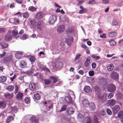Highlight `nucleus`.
<instances>
[{"instance_id":"30","label":"nucleus","mask_w":123,"mask_h":123,"mask_svg":"<svg viewBox=\"0 0 123 123\" xmlns=\"http://www.w3.org/2000/svg\"><path fill=\"white\" fill-rule=\"evenodd\" d=\"M90 105V109L92 111H94L96 108L94 103L92 102H91Z\"/></svg>"},{"instance_id":"54","label":"nucleus","mask_w":123,"mask_h":123,"mask_svg":"<svg viewBox=\"0 0 123 123\" xmlns=\"http://www.w3.org/2000/svg\"><path fill=\"white\" fill-rule=\"evenodd\" d=\"M89 74L90 76H92L94 75V72L93 71H90L89 72Z\"/></svg>"},{"instance_id":"29","label":"nucleus","mask_w":123,"mask_h":123,"mask_svg":"<svg viewBox=\"0 0 123 123\" xmlns=\"http://www.w3.org/2000/svg\"><path fill=\"white\" fill-rule=\"evenodd\" d=\"M27 64L25 61H22L21 62L20 67L21 68L25 67L26 66Z\"/></svg>"},{"instance_id":"16","label":"nucleus","mask_w":123,"mask_h":123,"mask_svg":"<svg viewBox=\"0 0 123 123\" xmlns=\"http://www.w3.org/2000/svg\"><path fill=\"white\" fill-rule=\"evenodd\" d=\"M22 52L21 51H17L15 54V56L17 59H20L22 57Z\"/></svg>"},{"instance_id":"32","label":"nucleus","mask_w":123,"mask_h":123,"mask_svg":"<svg viewBox=\"0 0 123 123\" xmlns=\"http://www.w3.org/2000/svg\"><path fill=\"white\" fill-rule=\"evenodd\" d=\"M42 21H39L37 23V28L39 29L40 30H42Z\"/></svg>"},{"instance_id":"47","label":"nucleus","mask_w":123,"mask_h":123,"mask_svg":"<svg viewBox=\"0 0 123 123\" xmlns=\"http://www.w3.org/2000/svg\"><path fill=\"white\" fill-rule=\"evenodd\" d=\"M86 123H91V121L90 118L88 117H86L85 118Z\"/></svg>"},{"instance_id":"64","label":"nucleus","mask_w":123,"mask_h":123,"mask_svg":"<svg viewBox=\"0 0 123 123\" xmlns=\"http://www.w3.org/2000/svg\"><path fill=\"white\" fill-rule=\"evenodd\" d=\"M14 19V21H15V23L16 22L17 23H19V19L16 17L13 18Z\"/></svg>"},{"instance_id":"36","label":"nucleus","mask_w":123,"mask_h":123,"mask_svg":"<svg viewBox=\"0 0 123 123\" xmlns=\"http://www.w3.org/2000/svg\"><path fill=\"white\" fill-rule=\"evenodd\" d=\"M94 123H100L98 121V117L96 115H94L93 117Z\"/></svg>"},{"instance_id":"53","label":"nucleus","mask_w":123,"mask_h":123,"mask_svg":"<svg viewBox=\"0 0 123 123\" xmlns=\"http://www.w3.org/2000/svg\"><path fill=\"white\" fill-rule=\"evenodd\" d=\"M96 3L95 0H90L89 2L88 3L91 5L95 4Z\"/></svg>"},{"instance_id":"39","label":"nucleus","mask_w":123,"mask_h":123,"mask_svg":"<svg viewBox=\"0 0 123 123\" xmlns=\"http://www.w3.org/2000/svg\"><path fill=\"white\" fill-rule=\"evenodd\" d=\"M0 45L3 49L6 48L8 46V44L6 43L2 42L0 43Z\"/></svg>"},{"instance_id":"23","label":"nucleus","mask_w":123,"mask_h":123,"mask_svg":"<svg viewBox=\"0 0 123 123\" xmlns=\"http://www.w3.org/2000/svg\"><path fill=\"white\" fill-rule=\"evenodd\" d=\"M33 98L34 99L38 100L40 99L41 96L40 94L38 93H35L34 94Z\"/></svg>"},{"instance_id":"27","label":"nucleus","mask_w":123,"mask_h":123,"mask_svg":"<svg viewBox=\"0 0 123 123\" xmlns=\"http://www.w3.org/2000/svg\"><path fill=\"white\" fill-rule=\"evenodd\" d=\"M84 91L86 93H89L91 91V89L90 86H85L84 88Z\"/></svg>"},{"instance_id":"51","label":"nucleus","mask_w":123,"mask_h":123,"mask_svg":"<svg viewBox=\"0 0 123 123\" xmlns=\"http://www.w3.org/2000/svg\"><path fill=\"white\" fill-rule=\"evenodd\" d=\"M109 43L110 45L111 46H113L116 44V42L115 41L113 40H110Z\"/></svg>"},{"instance_id":"19","label":"nucleus","mask_w":123,"mask_h":123,"mask_svg":"<svg viewBox=\"0 0 123 123\" xmlns=\"http://www.w3.org/2000/svg\"><path fill=\"white\" fill-rule=\"evenodd\" d=\"M29 88L32 91L35 90L36 89V85L33 82L30 83L29 85Z\"/></svg>"},{"instance_id":"20","label":"nucleus","mask_w":123,"mask_h":123,"mask_svg":"<svg viewBox=\"0 0 123 123\" xmlns=\"http://www.w3.org/2000/svg\"><path fill=\"white\" fill-rule=\"evenodd\" d=\"M6 106V103L4 101H0V109H4Z\"/></svg>"},{"instance_id":"56","label":"nucleus","mask_w":123,"mask_h":123,"mask_svg":"<svg viewBox=\"0 0 123 123\" xmlns=\"http://www.w3.org/2000/svg\"><path fill=\"white\" fill-rule=\"evenodd\" d=\"M6 29L4 28H0V33H4L5 32Z\"/></svg>"},{"instance_id":"58","label":"nucleus","mask_w":123,"mask_h":123,"mask_svg":"<svg viewBox=\"0 0 123 123\" xmlns=\"http://www.w3.org/2000/svg\"><path fill=\"white\" fill-rule=\"evenodd\" d=\"M112 24L113 25H117L118 24V23L117 21L114 20L112 21Z\"/></svg>"},{"instance_id":"12","label":"nucleus","mask_w":123,"mask_h":123,"mask_svg":"<svg viewBox=\"0 0 123 123\" xmlns=\"http://www.w3.org/2000/svg\"><path fill=\"white\" fill-rule=\"evenodd\" d=\"M65 29V26L63 25H61L58 27L57 31L59 32L62 33L63 32Z\"/></svg>"},{"instance_id":"63","label":"nucleus","mask_w":123,"mask_h":123,"mask_svg":"<svg viewBox=\"0 0 123 123\" xmlns=\"http://www.w3.org/2000/svg\"><path fill=\"white\" fill-rule=\"evenodd\" d=\"M80 56L81 54H79L76 55L75 58V60H77L79 59L80 58Z\"/></svg>"},{"instance_id":"60","label":"nucleus","mask_w":123,"mask_h":123,"mask_svg":"<svg viewBox=\"0 0 123 123\" xmlns=\"http://www.w3.org/2000/svg\"><path fill=\"white\" fill-rule=\"evenodd\" d=\"M107 112L108 114L110 115H111L112 113L111 110L109 109H107Z\"/></svg>"},{"instance_id":"55","label":"nucleus","mask_w":123,"mask_h":123,"mask_svg":"<svg viewBox=\"0 0 123 123\" xmlns=\"http://www.w3.org/2000/svg\"><path fill=\"white\" fill-rule=\"evenodd\" d=\"M56 65H57L59 67H62L63 65V63L61 62H59L57 63Z\"/></svg>"},{"instance_id":"37","label":"nucleus","mask_w":123,"mask_h":123,"mask_svg":"<svg viewBox=\"0 0 123 123\" xmlns=\"http://www.w3.org/2000/svg\"><path fill=\"white\" fill-rule=\"evenodd\" d=\"M91 57L92 58L94 59L95 60H98L100 58V57L99 56H96L95 55H92L91 56Z\"/></svg>"},{"instance_id":"31","label":"nucleus","mask_w":123,"mask_h":123,"mask_svg":"<svg viewBox=\"0 0 123 123\" xmlns=\"http://www.w3.org/2000/svg\"><path fill=\"white\" fill-rule=\"evenodd\" d=\"M67 112L68 114L69 115H72L74 113V111L73 110L72 108L69 107L67 108Z\"/></svg>"},{"instance_id":"42","label":"nucleus","mask_w":123,"mask_h":123,"mask_svg":"<svg viewBox=\"0 0 123 123\" xmlns=\"http://www.w3.org/2000/svg\"><path fill=\"white\" fill-rule=\"evenodd\" d=\"M44 81L45 85H46L50 84L51 82V80L49 79H45L44 80Z\"/></svg>"},{"instance_id":"38","label":"nucleus","mask_w":123,"mask_h":123,"mask_svg":"<svg viewBox=\"0 0 123 123\" xmlns=\"http://www.w3.org/2000/svg\"><path fill=\"white\" fill-rule=\"evenodd\" d=\"M6 80V77L5 76H2L0 78V81L2 82H5Z\"/></svg>"},{"instance_id":"21","label":"nucleus","mask_w":123,"mask_h":123,"mask_svg":"<svg viewBox=\"0 0 123 123\" xmlns=\"http://www.w3.org/2000/svg\"><path fill=\"white\" fill-rule=\"evenodd\" d=\"M80 8L81 9L79 11V13L80 14L86 13L87 11V9L86 8H84L82 6H80Z\"/></svg>"},{"instance_id":"6","label":"nucleus","mask_w":123,"mask_h":123,"mask_svg":"<svg viewBox=\"0 0 123 123\" xmlns=\"http://www.w3.org/2000/svg\"><path fill=\"white\" fill-rule=\"evenodd\" d=\"M107 94L104 93L103 94L102 96L101 95L100 97H98V98L100 99V101L101 102H106L107 100Z\"/></svg>"},{"instance_id":"45","label":"nucleus","mask_w":123,"mask_h":123,"mask_svg":"<svg viewBox=\"0 0 123 123\" xmlns=\"http://www.w3.org/2000/svg\"><path fill=\"white\" fill-rule=\"evenodd\" d=\"M29 13L27 12H25L23 14V17L25 18H28L29 17Z\"/></svg>"},{"instance_id":"41","label":"nucleus","mask_w":123,"mask_h":123,"mask_svg":"<svg viewBox=\"0 0 123 123\" xmlns=\"http://www.w3.org/2000/svg\"><path fill=\"white\" fill-rule=\"evenodd\" d=\"M5 97L7 99H9L12 98V95L8 93H6L4 95Z\"/></svg>"},{"instance_id":"5","label":"nucleus","mask_w":123,"mask_h":123,"mask_svg":"<svg viewBox=\"0 0 123 123\" xmlns=\"http://www.w3.org/2000/svg\"><path fill=\"white\" fill-rule=\"evenodd\" d=\"M29 21L31 24V27L33 29H35L36 27V23L35 20L34 19L30 18Z\"/></svg>"},{"instance_id":"48","label":"nucleus","mask_w":123,"mask_h":123,"mask_svg":"<svg viewBox=\"0 0 123 123\" xmlns=\"http://www.w3.org/2000/svg\"><path fill=\"white\" fill-rule=\"evenodd\" d=\"M67 108V106L66 105H63L60 110V111H63L65 110H66Z\"/></svg>"},{"instance_id":"28","label":"nucleus","mask_w":123,"mask_h":123,"mask_svg":"<svg viewBox=\"0 0 123 123\" xmlns=\"http://www.w3.org/2000/svg\"><path fill=\"white\" fill-rule=\"evenodd\" d=\"M65 41L68 44H70L73 41V38L71 37H70L69 38L66 39Z\"/></svg>"},{"instance_id":"50","label":"nucleus","mask_w":123,"mask_h":123,"mask_svg":"<svg viewBox=\"0 0 123 123\" xmlns=\"http://www.w3.org/2000/svg\"><path fill=\"white\" fill-rule=\"evenodd\" d=\"M18 85H16L15 86V91L14 93L15 94L17 93L18 91Z\"/></svg>"},{"instance_id":"4","label":"nucleus","mask_w":123,"mask_h":123,"mask_svg":"<svg viewBox=\"0 0 123 123\" xmlns=\"http://www.w3.org/2000/svg\"><path fill=\"white\" fill-rule=\"evenodd\" d=\"M95 91L96 95L97 97L98 98L100 97L101 95V91L99 87L97 86H96L95 88Z\"/></svg>"},{"instance_id":"26","label":"nucleus","mask_w":123,"mask_h":123,"mask_svg":"<svg viewBox=\"0 0 123 123\" xmlns=\"http://www.w3.org/2000/svg\"><path fill=\"white\" fill-rule=\"evenodd\" d=\"M117 117L120 119H122L123 118V111H121L117 113Z\"/></svg>"},{"instance_id":"46","label":"nucleus","mask_w":123,"mask_h":123,"mask_svg":"<svg viewBox=\"0 0 123 123\" xmlns=\"http://www.w3.org/2000/svg\"><path fill=\"white\" fill-rule=\"evenodd\" d=\"M29 59L32 63H33L35 62V57L32 56H30Z\"/></svg>"},{"instance_id":"61","label":"nucleus","mask_w":123,"mask_h":123,"mask_svg":"<svg viewBox=\"0 0 123 123\" xmlns=\"http://www.w3.org/2000/svg\"><path fill=\"white\" fill-rule=\"evenodd\" d=\"M6 53L5 52H3L2 54H0V58H2L5 56L6 55Z\"/></svg>"},{"instance_id":"11","label":"nucleus","mask_w":123,"mask_h":123,"mask_svg":"<svg viewBox=\"0 0 123 123\" xmlns=\"http://www.w3.org/2000/svg\"><path fill=\"white\" fill-rule=\"evenodd\" d=\"M117 98L119 100L123 99V94L120 92H118L116 94Z\"/></svg>"},{"instance_id":"3","label":"nucleus","mask_w":123,"mask_h":123,"mask_svg":"<svg viewBox=\"0 0 123 123\" xmlns=\"http://www.w3.org/2000/svg\"><path fill=\"white\" fill-rule=\"evenodd\" d=\"M57 18L55 15H52L51 16L49 19V22L51 24H53L57 21Z\"/></svg>"},{"instance_id":"8","label":"nucleus","mask_w":123,"mask_h":123,"mask_svg":"<svg viewBox=\"0 0 123 123\" xmlns=\"http://www.w3.org/2000/svg\"><path fill=\"white\" fill-rule=\"evenodd\" d=\"M110 77L113 79H117L119 77V75L115 72H112L110 74Z\"/></svg>"},{"instance_id":"25","label":"nucleus","mask_w":123,"mask_h":123,"mask_svg":"<svg viewBox=\"0 0 123 123\" xmlns=\"http://www.w3.org/2000/svg\"><path fill=\"white\" fill-rule=\"evenodd\" d=\"M90 56L87 57L86 59V61L84 63V65L85 67H87L88 66L90 62Z\"/></svg>"},{"instance_id":"9","label":"nucleus","mask_w":123,"mask_h":123,"mask_svg":"<svg viewBox=\"0 0 123 123\" xmlns=\"http://www.w3.org/2000/svg\"><path fill=\"white\" fill-rule=\"evenodd\" d=\"M116 89L115 86L113 84H111L110 87L108 88V91L110 92H114Z\"/></svg>"},{"instance_id":"15","label":"nucleus","mask_w":123,"mask_h":123,"mask_svg":"<svg viewBox=\"0 0 123 123\" xmlns=\"http://www.w3.org/2000/svg\"><path fill=\"white\" fill-rule=\"evenodd\" d=\"M43 17V14L41 12H38L35 15V18L37 19H40Z\"/></svg>"},{"instance_id":"40","label":"nucleus","mask_w":123,"mask_h":123,"mask_svg":"<svg viewBox=\"0 0 123 123\" xmlns=\"http://www.w3.org/2000/svg\"><path fill=\"white\" fill-rule=\"evenodd\" d=\"M30 119L32 122H37L38 121V120L36 118L35 116H34L31 117Z\"/></svg>"},{"instance_id":"34","label":"nucleus","mask_w":123,"mask_h":123,"mask_svg":"<svg viewBox=\"0 0 123 123\" xmlns=\"http://www.w3.org/2000/svg\"><path fill=\"white\" fill-rule=\"evenodd\" d=\"M13 112L16 113L18 111V109L16 106L13 107H11L10 109Z\"/></svg>"},{"instance_id":"62","label":"nucleus","mask_w":123,"mask_h":123,"mask_svg":"<svg viewBox=\"0 0 123 123\" xmlns=\"http://www.w3.org/2000/svg\"><path fill=\"white\" fill-rule=\"evenodd\" d=\"M9 21L10 22L13 24H14L15 21L13 18H11L9 19Z\"/></svg>"},{"instance_id":"14","label":"nucleus","mask_w":123,"mask_h":123,"mask_svg":"<svg viewBox=\"0 0 123 123\" xmlns=\"http://www.w3.org/2000/svg\"><path fill=\"white\" fill-rule=\"evenodd\" d=\"M23 97V94L22 93L19 92L16 96V98L18 100H20L22 99Z\"/></svg>"},{"instance_id":"57","label":"nucleus","mask_w":123,"mask_h":123,"mask_svg":"<svg viewBox=\"0 0 123 123\" xmlns=\"http://www.w3.org/2000/svg\"><path fill=\"white\" fill-rule=\"evenodd\" d=\"M113 96L114 94L113 93H110L108 96V98L109 99H111L112 97Z\"/></svg>"},{"instance_id":"59","label":"nucleus","mask_w":123,"mask_h":123,"mask_svg":"<svg viewBox=\"0 0 123 123\" xmlns=\"http://www.w3.org/2000/svg\"><path fill=\"white\" fill-rule=\"evenodd\" d=\"M22 15V13L20 12H18L15 14L14 15V16L17 15L18 17H20Z\"/></svg>"},{"instance_id":"10","label":"nucleus","mask_w":123,"mask_h":123,"mask_svg":"<svg viewBox=\"0 0 123 123\" xmlns=\"http://www.w3.org/2000/svg\"><path fill=\"white\" fill-rule=\"evenodd\" d=\"M116 102L115 100L112 99L108 100L107 102V103L109 106H113L115 104Z\"/></svg>"},{"instance_id":"44","label":"nucleus","mask_w":123,"mask_h":123,"mask_svg":"<svg viewBox=\"0 0 123 123\" xmlns=\"http://www.w3.org/2000/svg\"><path fill=\"white\" fill-rule=\"evenodd\" d=\"M25 102L27 104H29L30 102V98L29 97H26L24 99Z\"/></svg>"},{"instance_id":"33","label":"nucleus","mask_w":123,"mask_h":123,"mask_svg":"<svg viewBox=\"0 0 123 123\" xmlns=\"http://www.w3.org/2000/svg\"><path fill=\"white\" fill-rule=\"evenodd\" d=\"M13 119V118L12 116H9L6 119V122L7 123H9Z\"/></svg>"},{"instance_id":"52","label":"nucleus","mask_w":123,"mask_h":123,"mask_svg":"<svg viewBox=\"0 0 123 123\" xmlns=\"http://www.w3.org/2000/svg\"><path fill=\"white\" fill-rule=\"evenodd\" d=\"M42 70H44V71H46L47 72H50V71L49 69L48 68L45 66H43L42 71Z\"/></svg>"},{"instance_id":"1","label":"nucleus","mask_w":123,"mask_h":123,"mask_svg":"<svg viewBox=\"0 0 123 123\" xmlns=\"http://www.w3.org/2000/svg\"><path fill=\"white\" fill-rule=\"evenodd\" d=\"M72 93V94H74L73 92L72 91H70L68 93H66L65 95V98H62V99L64 103H67L69 104H72L73 100L72 98L69 93Z\"/></svg>"},{"instance_id":"17","label":"nucleus","mask_w":123,"mask_h":123,"mask_svg":"<svg viewBox=\"0 0 123 123\" xmlns=\"http://www.w3.org/2000/svg\"><path fill=\"white\" fill-rule=\"evenodd\" d=\"M49 79L51 80V82L52 81L53 83H56L58 80V79L57 77L54 76H50Z\"/></svg>"},{"instance_id":"13","label":"nucleus","mask_w":123,"mask_h":123,"mask_svg":"<svg viewBox=\"0 0 123 123\" xmlns=\"http://www.w3.org/2000/svg\"><path fill=\"white\" fill-rule=\"evenodd\" d=\"M83 106L86 107H88L89 106V103L87 99H83L82 102Z\"/></svg>"},{"instance_id":"43","label":"nucleus","mask_w":123,"mask_h":123,"mask_svg":"<svg viewBox=\"0 0 123 123\" xmlns=\"http://www.w3.org/2000/svg\"><path fill=\"white\" fill-rule=\"evenodd\" d=\"M37 9V8L33 6H31L29 8V10L31 12H33Z\"/></svg>"},{"instance_id":"18","label":"nucleus","mask_w":123,"mask_h":123,"mask_svg":"<svg viewBox=\"0 0 123 123\" xmlns=\"http://www.w3.org/2000/svg\"><path fill=\"white\" fill-rule=\"evenodd\" d=\"M120 107L118 105H116L112 108L113 111L115 113H117L120 110Z\"/></svg>"},{"instance_id":"22","label":"nucleus","mask_w":123,"mask_h":123,"mask_svg":"<svg viewBox=\"0 0 123 123\" xmlns=\"http://www.w3.org/2000/svg\"><path fill=\"white\" fill-rule=\"evenodd\" d=\"M117 33L116 32H109L108 33V36L111 37H114L116 36Z\"/></svg>"},{"instance_id":"35","label":"nucleus","mask_w":123,"mask_h":123,"mask_svg":"<svg viewBox=\"0 0 123 123\" xmlns=\"http://www.w3.org/2000/svg\"><path fill=\"white\" fill-rule=\"evenodd\" d=\"M114 65L112 64L109 65L107 67V69L109 71H111L114 68Z\"/></svg>"},{"instance_id":"2","label":"nucleus","mask_w":123,"mask_h":123,"mask_svg":"<svg viewBox=\"0 0 123 123\" xmlns=\"http://www.w3.org/2000/svg\"><path fill=\"white\" fill-rule=\"evenodd\" d=\"M3 62L5 63H9L12 62V56L10 55L7 56L3 58Z\"/></svg>"},{"instance_id":"7","label":"nucleus","mask_w":123,"mask_h":123,"mask_svg":"<svg viewBox=\"0 0 123 123\" xmlns=\"http://www.w3.org/2000/svg\"><path fill=\"white\" fill-rule=\"evenodd\" d=\"M12 38V36L11 31H9L5 37V40L6 41L11 40Z\"/></svg>"},{"instance_id":"24","label":"nucleus","mask_w":123,"mask_h":123,"mask_svg":"<svg viewBox=\"0 0 123 123\" xmlns=\"http://www.w3.org/2000/svg\"><path fill=\"white\" fill-rule=\"evenodd\" d=\"M14 88V86L12 85H8L6 87V90L10 92L12 91Z\"/></svg>"},{"instance_id":"49","label":"nucleus","mask_w":123,"mask_h":123,"mask_svg":"<svg viewBox=\"0 0 123 123\" xmlns=\"http://www.w3.org/2000/svg\"><path fill=\"white\" fill-rule=\"evenodd\" d=\"M12 34L13 36H16L18 34L17 31L16 30H13L12 31Z\"/></svg>"}]
</instances>
